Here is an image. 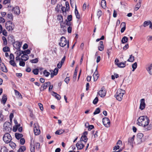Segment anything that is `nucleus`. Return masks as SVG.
I'll use <instances>...</instances> for the list:
<instances>
[{"instance_id": "35", "label": "nucleus", "mask_w": 152, "mask_h": 152, "mask_svg": "<svg viewBox=\"0 0 152 152\" xmlns=\"http://www.w3.org/2000/svg\"><path fill=\"white\" fill-rule=\"evenodd\" d=\"M141 0H139V3H137L135 9H136V10H138L140 7L141 5Z\"/></svg>"}, {"instance_id": "29", "label": "nucleus", "mask_w": 152, "mask_h": 152, "mask_svg": "<svg viewBox=\"0 0 152 152\" xmlns=\"http://www.w3.org/2000/svg\"><path fill=\"white\" fill-rule=\"evenodd\" d=\"M128 40V38L126 36H124L122 38L121 41L122 43L124 44L127 42Z\"/></svg>"}, {"instance_id": "12", "label": "nucleus", "mask_w": 152, "mask_h": 152, "mask_svg": "<svg viewBox=\"0 0 152 152\" xmlns=\"http://www.w3.org/2000/svg\"><path fill=\"white\" fill-rule=\"evenodd\" d=\"M13 46L17 50L20 49L22 45V43L18 41L13 42Z\"/></svg>"}, {"instance_id": "2", "label": "nucleus", "mask_w": 152, "mask_h": 152, "mask_svg": "<svg viewBox=\"0 0 152 152\" xmlns=\"http://www.w3.org/2000/svg\"><path fill=\"white\" fill-rule=\"evenodd\" d=\"M125 93L124 90L121 89H118L116 94L115 95V97L118 100L121 101L122 100L123 95Z\"/></svg>"}, {"instance_id": "41", "label": "nucleus", "mask_w": 152, "mask_h": 152, "mask_svg": "<svg viewBox=\"0 0 152 152\" xmlns=\"http://www.w3.org/2000/svg\"><path fill=\"white\" fill-rule=\"evenodd\" d=\"M2 39L3 41L4 45H6L7 44V41L6 38L4 36L2 37Z\"/></svg>"}, {"instance_id": "36", "label": "nucleus", "mask_w": 152, "mask_h": 152, "mask_svg": "<svg viewBox=\"0 0 152 152\" xmlns=\"http://www.w3.org/2000/svg\"><path fill=\"white\" fill-rule=\"evenodd\" d=\"M16 51L15 53H17V56H20L22 54H23L22 52H21V50L20 49Z\"/></svg>"}, {"instance_id": "55", "label": "nucleus", "mask_w": 152, "mask_h": 152, "mask_svg": "<svg viewBox=\"0 0 152 152\" xmlns=\"http://www.w3.org/2000/svg\"><path fill=\"white\" fill-rule=\"evenodd\" d=\"M77 74V71L76 70V69L75 71L73 77V79H74L75 80V79L76 78Z\"/></svg>"}, {"instance_id": "16", "label": "nucleus", "mask_w": 152, "mask_h": 152, "mask_svg": "<svg viewBox=\"0 0 152 152\" xmlns=\"http://www.w3.org/2000/svg\"><path fill=\"white\" fill-rule=\"evenodd\" d=\"M21 52H22L23 54L25 56H26V59L24 60V61H26L28 60L29 58L28 56L27 55L28 54H29L30 53V50L29 49H28L26 50H25L24 51H21Z\"/></svg>"}, {"instance_id": "63", "label": "nucleus", "mask_w": 152, "mask_h": 152, "mask_svg": "<svg viewBox=\"0 0 152 152\" xmlns=\"http://www.w3.org/2000/svg\"><path fill=\"white\" fill-rule=\"evenodd\" d=\"M72 30V27L71 26H69L67 28V31L69 33H71Z\"/></svg>"}, {"instance_id": "45", "label": "nucleus", "mask_w": 152, "mask_h": 152, "mask_svg": "<svg viewBox=\"0 0 152 152\" xmlns=\"http://www.w3.org/2000/svg\"><path fill=\"white\" fill-rule=\"evenodd\" d=\"M38 61V58H36L35 59L30 60V62L32 63H36Z\"/></svg>"}, {"instance_id": "38", "label": "nucleus", "mask_w": 152, "mask_h": 152, "mask_svg": "<svg viewBox=\"0 0 152 152\" xmlns=\"http://www.w3.org/2000/svg\"><path fill=\"white\" fill-rule=\"evenodd\" d=\"M39 72V69L36 68L32 70V72L35 75H37L38 74Z\"/></svg>"}, {"instance_id": "34", "label": "nucleus", "mask_w": 152, "mask_h": 152, "mask_svg": "<svg viewBox=\"0 0 152 152\" xmlns=\"http://www.w3.org/2000/svg\"><path fill=\"white\" fill-rule=\"evenodd\" d=\"M101 5L103 8H104L106 7V1L105 0H102L101 2Z\"/></svg>"}, {"instance_id": "47", "label": "nucleus", "mask_w": 152, "mask_h": 152, "mask_svg": "<svg viewBox=\"0 0 152 152\" xmlns=\"http://www.w3.org/2000/svg\"><path fill=\"white\" fill-rule=\"evenodd\" d=\"M65 4L66 6V9L67 11H68L69 10L70 7L69 3L68 1H66V2Z\"/></svg>"}, {"instance_id": "27", "label": "nucleus", "mask_w": 152, "mask_h": 152, "mask_svg": "<svg viewBox=\"0 0 152 152\" xmlns=\"http://www.w3.org/2000/svg\"><path fill=\"white\" fill-rule=\"evenodd\" d=\"M99 75H98V73H96V74L94 73L93 75L94 81H96L99 77Z\"/></svg>"}, {"instance_id": "15", "label": "nucleus", "mask_w": 152, "mask_h": 152, "mask_svg": "<svg viewBox=\"0 0 152 152\" xmlns=\"http://www.w3.org/2000/svg\"><path fill=\"white\" fill-rule=\"evenodd\" d=\"M78 150L82 149L85 146L81 142V141H78L76 145Z\"/></svg>"}, {"instance_id": "23", "label": "nucleus", "mask_w": 152, "mask_h": 152, "mask_svg": "<svg viewBox=\"0 0 152 152\" xmlns=\"http://www.w3.org/2000/svg\"><path fill=\"white\" fill-rule=\"evenodd\" d=\"M15 136L17 139L19 140L22 138V137H23V135L21 134L16 133L15 134Z\"/></svg>"}, {"instance_id": "11", "label": "nucleus", "mask_w": 152, "mask_h": 152, "mask_svg": "<svg viewBox=\"0 0 152 152\" xmlns=\"http://www.w3.org/2000/svg\"><path fill=\"white\" fill-rule=\"evenodd\" d=\"M106 91L104 87L103 86L102 87L101 90L99 91V94L101 97H104L106 95Z\"/></svg>"}, {"instance_id": "42", "label": "nucleus", "mask_w": 152, "mask_h": 152, "mask_svg": "<svg viewBox=\"0 0 152 152\" xmlns=\"http://www.w3.org/2000/svg\"><path fill=\"white\" fill-rule=\"evenodd\" d=\"M53 93L54 94L55 96L56 99H57L58 100H60V99L61 96L59 94H58L54 92H53Z\"/></svg>"}, {"instance_id": "22", "label": "nucleus", "mask_w": 152, "mask_h": 152, "mask_svg": "<svg viewBox=\"0 0 152 152\" xmlns=\"http://www.w3.org/2000/svg\"><path fill=\"white\" fill-rule=\"evenodd\" d=\"M126 61H125L124 62H121L117 64V66L120 68H124L126 66Z\"/></svg>"}, {"instance_id": "3", "label": "nucleus", "mask_w": 152, "mask_h": 152, "mask_svg": "<svg viewBox=\"0 0 152 152\" xmlns=\"http://www.w3.org/2000/svg\"><path fill=\"white\" fill-rule=\"evenodd\" d=\"M63 64L61 62H59L57 65L58 68H55L53 71L52 70H50V72H51L50 76L51 78L53 77L54 75H57L58 70V68H60L61 67Z\"/></svg>"}, {"instance_id": "52", "label": "nucleus", "mask_w": 152, "mask_h": 152, "mask_svg": "<svg viewBox=\"0 0 152 152\" xmlns=\"http://www.w3.org/2000/svg\"><path fill=\"white\" fill-rule=\"evenodd\" d=\"M7 17L10 20H12L13 18V16L11 13L8 14H7Z\"/></svg>"}, {"instance_id": "62", "label": "nucleus", "mask_w": 152, "mask_h": 152, "mask_svg": "<svg viewBox=\"0 0 152 152\" xmlns=\"http://www.w3.org/2000/svg\"><path fill=\"white\" fill-rule=\"evenodd\" d=\"M35 145L37 148L39 149L40 148V144L39 142L35 143Z\"/></svg>"}, {"instance_id": "8", "label": "nucleus", "mask_w": 152, "mask_h": 152, "mask_svg": "<svg viewBox=\"0 0 152 152\" xmlns=\"http://www.w3.org/2000/svg\"><path fill=\"white\" fill-rule=\"evenodd\" d=\"M143 134L142 133H139L137 134V144H141L142 142Z\"/></svg>"}, {"instance_id": "25", "label": "nucleus", "mask_w": 152, "mask_h": 152, "mask_svg": "<svg viewBox=\"0 0 152 152\" xmlns=\"http://www.w3.org/2000/svg\"><path fill=\"white\" fill-rule=\"evenodd\" d=\"M75 12L76 18L79 19H80V15L78 12L77 10V7L76 6H75Z\"/></svg>"}, {"instance_id": "18", "label": "nucleus", "mask_w": 152, "mask_h": 152, "mask_svg": "<svg viewBox=\"0 0 152 152\" xmlns=\"http://www.w3.org/2000/svg\"><path fill=\"white\" fill-rule=\"evenodd\" d=\"M146 69L148 73L151 75H152V64L148 65Z\"/></svg>"}, {"instance_id": "28", "label": "nucleus", "mask_w": 152, "mask_h": 152, "mask_svg": "<svg viewBox=\"0 0 152 152\" xmlns=\"http://www.w3.org/2000/svg\"><path fill=\"white\" fill-rule=\"evenodd\" d=\"M26 150V148L24 146H21L18 151V152H24V151Z\"/></svg>"}, {"instance_id": "46", "label": "nucleus", "mask_w": 152, "mask_h": 152, "mask_svg": "<svg viewBox=\"0 0 152 152\" xmlns=\"http://www.w3.org/2000/svg\"><path fill=\"white\" fill-rule=\"evenodd\" d=\"M100 112V108L98 107L97 108L94 112V115L99 114Z\"/></svg>"}, {"instance_id": "54", "label": "nucleus", "mask_w": 152, "mask_h": 152, "mask_svg": "<svg viewBox=\"0 0 152 152\" xmlns=\"http://www.w3.org/2000/svg\"><path fill=\"white\" fill-rule=\"evenodd\" d=\"M25 63L24 61H20L19 62V65L20 66H24L25 65Z\"/></svg>"}, {"instance_id": "40", "label": "nucleus", "mask_w": 152, "mask_h": 152, "mask_svg": "<svg viewBox=\"0 0 152 152\" xmlns=\"http://www.w3.org/2000/svg\"><path fill=\"white\" fill-rule=\"evenodd\" d=\"M10 64L13 66H17L16 63L15 62L14 60H12L9 61Z\"/></svg>"}, {"instance_id": "24", "label": "nucleus", "mask_w": 152, "mask_h": 152, "mask_svg": "<svg viewBox=\"0 0 152 152\" xmlns=\"http://www.w3.org/2000/svg\"><path fill=\"white\" fill-rule=\"evenodd\" d=\"M87 140L88 138L86 135H82L80 141H81V142H82V141H83L85 142H87Z\"/></svg>"}, {"instance_id": "59", "label": "nucleus", "mask_w": 152, "mask_h": 152, "mask_svg": "<svg viewBox=\"0 0 152 152\" xmlns=\"http://www.w3.org/2000/svg\"><path fill=\"white\" fill-rule=\"evenodd\" d=\"M38 105L39 107L40 110L41 111H42L43 110V108L42 104L41 103H39L38 104Z\"/></svg>"}, {"instance_id": "21", "label": "nucleus", "mask_w": 152, "mask_h": 152, "mask_svg": "<svg viewBox=\"0 0 152 152\" xmlns=\"http://www.w3.org/2000/svg\"><path fill=\"white\" fill-rule=\"evenodd\" d=\"M50 82H48L43 83L42 86L43 87V90H45L48 86V85H50Z\"/></svg>"}, {"instance_id": "26", "label": "nucleus", "mask_w": 152, "mask_h": 152, "mask_svg": "<svg viewBox=\"0 0 152 152\" xmlns=\"http://www.w3.org/2000/svg\"><path fill=\"white\" fill-rule=\"evenodd\" d=\"M8 40H10L11 42L13 43L15 41L14 37L12 35H9L8 37Z\"/></svg>"}, {"instance_id": "10", "label": "nucleus", "mask_w": 152, "mask_h": 152, "mask_svg": "<svg viewBox=\"0 0 152 152\" xmlns=\"http://www.w3.org/2000/svg\"><path fill=\"white\" fill-rule=\"evenodd\" d=\"M135 136L133 135L132 137H129L128 140V144L130 145L132 148L133 147V143H134V139Z\"/></svg>"}, {"instance_id": "51", "label": "nucleus", "mask_w": 152, "mask_h": 152, "mask_svg": "<svg viewBox=\"0 0 152 152\" xmlns=\"http://www.w3.org/2000/svg\"><path fill=\"white\" fill-rule=\"evenodd\" d=\"M20 144L23 145L25 142V140L24 138H21L20 140Z\"/></svg>"}, {"instance_id": "33", "label": "nucleus", "mask_w": 152, "mask_h": 152, "mask_svg": "<svg viewBox=\"0 0 152 152\" xmlns=\"http://www.w3.org/2000/svg\"><path fill=\"white\" fill-rule=\"evenodd\" d=\"M134 57L132 55H130V57L127 60V61L130 62H133L134 61Z\"/></svg>"}, {"instance_id": "53", "label": "nucleus", "mask_w": 152, "mask_h": 152, "mask_svg": "<svg viewBox=\"0 0 152 152\" xmlns=\"http://www.w3.org/2000/svg\"><path fill=\"white\" fill-rule=\"evenodd\" d=\"M66 24H65V22H60V26L61 28H62L63 29L66 27Z\"/></svg>"}, {"instance_id": "57", "label": "nucleus", "mask_w": 152, "mask_h": 152, "mask_svg": "<svg viewBox=\"0 0 152 152\" xmlns=\"http://www.w3.org/2000/svg\"><path fill=\"white\" fill-rule=\"evenodd\" d=\"M67 19L69 21H71L72 20V15H70L68 16Z\"/></svg>"}, {"instance_id": "39", "label": "nucleus", "mask_w": 152, "mask_h": 152, "mask_svg": "<svg viewBox=\"0 0 152 152\" xmlns=\"http://www.w3.org/2000/svg\"><path fill=\"white\" fill-rule=\"evenodd\" d=\"M150 23H151V21L150 20L145 21L143 23V26L146 27L150 24Z\"/></svg>"}, {"instance_id": "64", "label": "nucleus", "mask_w": 152, "mask_h": 152, "mask_svg": "<svg viewBox=\"0 0 152 152\" xmlns=\"http://www.w3.org/2000/svg\"><path fill=\"white\" fill-rule=\"evenodd\" d=\"M147 40L150 41L152 40V36H148L147 37Z\"/></svg>"}, {"instance_id": "31", "label": "nucleus", "mask_w": 152, "mask_h": 152, "mask_svg": "<svg viewBox=\"0 0 152 152\" xmlns=\"http://www.w3.org/2000/svg\"><path fill=\"white\" fill-rule=\"evenodd\" d=\"M7 96L5 95H4L2 97V101L3 104H4L7 100Z\"/></svg>"}, {"instance_id": "48", "label": "nucleus", "mask_w": 152, "mask_h": 152, "mask_svg": "<svg viewBox=\"0 0 152 152\" xmlns=\"http://www.w3.org/2000/svg\"><path fill=\"white\" fill-rule=\"evenodd\" d=\"M102 11L101 10H98L97 13V15L98 16L99 18L102 15Z\"/></svg>"}, {"instance_id": "9", "label": "nucleus", "mask_w": 152, "mask_h": 152, "mask_svg": "<svg viewBox=\"0 0 152 152\" xmlns=\"http://www.w3.org/2000/svg\"><path fill=\"white\" fill-rule=\"evenodd\" d=\"M102 122L104 126L107 127L110 124V122L109 119L107 117H104L102 119Z\"/></svg>"}, {"instance_id": "32", "label": "nucleus", "mask_w": 152, "mask_h": 152, "mask_svg": "<svg viewBox=\"0 0 152 152\" xmlns=\"http://www.w3.org/2000/svg\"><path fill=\"white\" fill-rule=\"evenodd\" d=\"M20 124H18L17 125H15L13 128L12 131L14 132L17 131L18 128L20 126Z\"/></svg>"}, {"instance_id": "20", "label": "nucleus", "mask_w": 152, "mask_h": 152, "mask_svg": "<svg viewBox=\"0 0 152 152\" xmlns=\"http://www.w3.org/2000/svg\"><path fill=\"white\" fill-rule=\"evenodd\" d=\"M121 26H123L121 29V33H123L126 28V23L124 22H122L121 24Z\"/></svg>"}, {"instance_id": "44", "label": "nucleus", "mask_w": 152, "mask_h": 152, "mask_svg": "<svg viewBox=\"0 0 152 152\" xmlns=\"http://www.w3.org/2000/svg\"><path fill=\"white\" fill-rule=\"evenodd\" d=\"M43 73L44 75L46 77H48L50 74V73L48 72L46 70H44Z\"/></svg>"}, {"instance_id": "56", "label": "nucleus", "mask_w": 152, "mask_h": 152, "mask_svg": "<svg viewBox=\"0 0 152 152\" xmlns=\"http://www.w3.org/2000/svg\"><path fill=\"white\" fill-rule=\"evenodd\" d=\"M9 143V145L11 147H15L16 146V144L15 143L11 142H10Z\"/></svg>"}, {"instance_id": "17", "label": "nucleus", "mask_w": 152, "mask_h": 152, "mask_svg": "<svg viewBox=\"0 0 152 152\" xmlns=\"http://www.w3.org/2000/svg\"><path fill=\"white\" fill-rule=\"evenodd\" d=\"M0 69L2 72H7V69L3 63L0 64Z\"/></svg>"}, {"instance_id": "14", "label": "nucleus", "mask_w": 152, "mask_h": 152, "mask_svg": "<svg viewBox=\"0 0 152 152\" xmlns=\"http://www.w3.org/2000/svg\"><path fill=\"white\" fill-rule=\"evenodd\" d=\"M140 103L139 108L141 110H143L145 107V99H142L140 100Z\"/></svg>"}, {"instance_id": "1", "label": "nucleus", "mask_w": 152, "mask_h": 152, "mask_svg": "<svg viewBox=\"0 0 152 152\" xmlns=\"http://www.w3.org/2000/svg\"><path fill=\"white\" fill-rule=\"evenodd\" d=\"M150 120L146 116H142L139 117L137 120V124L140 126L143 127L145 131L151 130L152 126L151 124H149Z\"/></svg>"}, {"instance_id": "50", "label": "nucleus", "mask_w": 152, "mask_h": 152, "mask_svg": "<svg viewBox=\"0 0 152 152\" xmlns=\"http://www.w3.org/2000/svg\"><path fill=\"white\" fill-rule=\"evenodd\" d=\"M0 151L1 152H8V150L6 147H4L1 148Z\"/></svg>"}, {"instance_id": "30", "label": "nucleus", "mask_w": 152, "mask_h": 152, "mask_svg": "<svg viewBox=\"0 0 152 152\" xmlns=\"http://www.w3.org/2000/svg\"><path fill=\"white\" fill-rule=\"evenodd\" d=\"M64 132L65 131L64 130L61 129L56 131L55 132V134H56L60 135Z\"/></svg>"}, {"instance_id": "5", "label": "nucleus", "mask_w": 152, "mask_h": 152, "mask_svg": "<svg viewBox=\"0 0 152 152\" xmlns=\"http://www.w3.org/2000/svg\"><path fill=\"white\" fill-rule=\"evenodd\" d=\"M60 42L59 43V45L61 47H64L67 44V47L69 48V42H67L66 39L64 37H62L60 39Z\"/></svg>"}, {"instance_id": "37", "label": "nucleus", "mask_w": 152, "mask_h": 152, "mask_svg": "<svg viewBox=\"0 0 152 152\" xmlns=\"http://www.w3.org/2000/svg\"><path fill=\"white\" fill-rule=\"evenodd\" d=\"M137 66V62H135L132 64V71H134L136 69Z\"/></svg>"}, {"instance_id": "4", "label": "nucleus", "mask_w": 152, "mask_h": 152, "mask_svg": "<svg viewBox=\"0 0 152 152\" xmlns=\"http://www.w3.org/2000/svg\"><path fill=\"white\" fill-rule=\"evenodd\" d=\"M4 131L6 132H10L12 130V125L9 122H5L4 124Z\"/></svg>"}, {"instance_id": "7", "label": "nucleus", "mask_w": 152, "mask_h": 152, "mask_svg": "<svg viewBox=\"0 0 152 152\" xmlns=\"http://www.w3.org/2000/svg\"><path fill=\"white\" fill-rule=\"evenodd\" d=\"M3 140L7 143H9L11 141L12 138L10 135L8 133H6L3 136Z\"/></svg>"}, {"instance_id": "43", "label": "nucleus", "mask_w": 152, "mask_h": 152, "mask_svg": "<svg viewBox=\"0 0 152 152\" xmlns=\"http://www.w3.org/2000/svg\"><path fill=\"white\" fill-rule=\"evenodd\" d=\"M3 51L4 52H7L10 51V49L9 47L6 46L4 47L3 48Z\"/></svg>"}, {"instance_id": "49", "label": "nucleus", "mask_w": 152, "mask_h": 152, "mask_svg": "<svg viewBox=\"0 0 152 152\" xmlns=\"http://www.w3.org/2000/svg\"><path fill=\"white\" fill-rule=\"evenodd\" d=\"M58 20H60V22H62L63 21V16L61 15H58Z\"/></svg>"}, {"instance_id": "6", "label": "nucleus", "mask_w": 152, "mask_h": 152, "mask_svg": "<svg viewBox=\"0 0 152 152\" xmlns=\"http://www.w3.org/2000/svg\"><path fill=\"white\" fill-rule=\"evenodd\" d=\"M5 26L6 29L8 31H12L15 27L14 24L11 21H7L5 24Z\"/></svg>"}, {"instance_id": "19", "label": "nucleus", "mask_w": 152, "mask_h": 152, "mask_svg": "<svg viewBox=\"0 0 152 152\" xmlns=\"http://www.w3.org/2000/svg\"><path fill=\"white\" fill-rule=\"evenodd\" d=\"M34 134L36 135H39L40 133V130L39 129L37 128L35 126L34 128Z\"/></svg>"}, {"instance_id": "60", "label": "nucleus", "mask_w": 152, "mask_h": 152, "mask_svg": "<svg viewBox=\"0 0 152 152\" xmlns=\"http://www.w3.org/2000/svg\"><path fill=\"white\" fill-rule=\"evenodd\" d=\"M98 101V99L97 97H96L95 99L94 100L93 103L94 104H96Z\"/></svg>"}, {"instance_id": "13", "label": "nucleus", "mask_w": 152, "mask_h": 152, "mask_svg": "<svg viewBox=\"0 0 152 152\" xmlns=\"http://www.w3.org/2000/svg\"><path fill=\"white\" fill-rule=\"evenodd\" d=\"M12 10L14 12V13L18 15L20 13V10L19 7L17 6L15 7H12Z\"/></svg>"}, {"instance_id": "58", "label": "nucleus", "mask_w": 152, "mask_h": 152, "mask_svg": "<svg viewBox=\"0 0 152 152\" xmlns=\"http://www.w3.org/2000/svg\"><path fill=\"white\" fill-rule=\"evenodd\" d=\"M70 80V79L69 77H66L64 79V81L68 84Z\"/></svg>"}, {"instance_id": "61", "label": "nucleus", "mask_w": 152, "mask_h": 152, "mask_svg": "<svg viewBox=\"0 0 152 152\" xmlns=\"http://www.w3.org/2000/svg\"><path fill=\"white\" fill-rule=\"evenodd\" d=\"M104 46L102 45V46H99L98 47V49L99 50L102 51L104 50Z\"/></svg>"}]
</instances>
